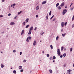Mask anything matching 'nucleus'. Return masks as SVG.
Returning <instances> with one entry per match:
<instances>
[{
  "instance_id": "40",
  "label": "nucleus",
  "mask_w": 74,
  "mask_h": 74,
  "mask_svg": "<svg viewBox=\"0 0 74 74\" xmlns=\"http://www.w3.org/2000/svg\"><path fill=\"white\" fill-rule=\"evenodd\" d=\"M72 28L74 27V24L72 25Z\"/></svg>"
},
{
  "instance_id": "16",
  "label": "nucleus",
  "mask_w": 74,
  "mask_h": 74,
  "mask_svg": "<svg viewBox=\"0 0 74 74\" xmlns=\"http://www.w3.org/2000/svg\"><path fill=\"white\" fill-rule=\"evenodd\" d=\"M62 35L63 37H65V36H66V33L62 34Z\"/></svg>"
},
{
  "instance_id": "2",
  "label": "nucleus",
  "mask_w": 74,
  "mask_h": 74,
  "mask_svg": "<svg viewBox=\"0 0 74 74\" xmlns=\"http://www.w3.org/2000/svg\"><path fill=\"white\" fill-rule=\"evenodd\" d=\"M57 54L58 56L60 55V49H58L57 51Z\"/></svg>"
},
{
  "instance_id": "44",
  "label": "nucleus",
  "mask_w": 74,
  "mask_h": 74,
  "mask_svg": "<svg viewBox=\"0 0 74 74\" xmlns=\"http://www.w3.org/2000/svg\"><path fill=\"white\" fill-rule=\"evenodd\" d=\"M23 62H26V60H24L23 61Z\"/></svg>"
},
{
  "instance_id": "46",
  "label": "nucleus",
  "mask_w": 74,
  "mask_h": 74,
  "mask_svg": "<svg viewBox=\"0 0 74 74\" xmlns=\"http://www.w3.org/2000/svg\"><path fill=\"white\" fill-rule=\"evenodd\" d=\"M16 52V51L15 50H14L13 51V52L15 53Z\"/></svg>"
},
{
  "instance_id": "49",
  "label": "nucleus",
  "mask_w": 74,
  "mask_h": 74,
  "mask_svg": "<svg viewBox=\"0 0 74 74\" xmlns=\"http://www.w3.org/2000/svg\"><path fill=\"white\" fill-rule=\"evenodd\" d=\"M22 52H20V55H22Z\"/></svg>"
},
{
  "instance_id": "11",
  "label": "nucleus",
  "mask_w": 74,
  "mask_h": 74,
  "mask_svg": "<svg viewBox=\"0 0 74 74\" xmlns=\"http://www.w3.org/2000/svg\"><path fill=\"white\" fill-rule=\"evenodd\" d=\"M46 3H47V2H46V1H44L42 2V4H46Z\"/></svg>"
},
{
  "instance_id": "36",
  "label": "nucleus",
  "mask_w": 74,
  "mask_h": 74,
  "mask_svg": "<svg viewBox=\"0 0 74 74\" xmlns=\"http://www.w3.org/2000/svg\"><path fill=\"white\" fill-rule=\"evenodd\" d=\"M47 57H49V55L48 54H47Z\"/></svg>"
},
{
  "instance_id": "24",
  "label": "nucleus",
  "mask_w": 74,
  "mask_h": 74,
  "mask_svg": "<svg viewBox=\"0 0 74 74\" xmlns=\"http://www.w3.org/2000/svg\"><path fill=\"white\" fill-rule=\"evenodd\" d=\"M46 18H47L46 19L47 20L48 19V14H47V16H46Z\"/></svg>"
},
{
  "instance_id": "34",
  "label": "nucleus",
  "mask_w": 74,
  "mask_h": 74,
  "mask_svg": "<svg viewBox=\"0 0 74 74\" xmlns=\"http://www.w3.org/2000/svg\"><path fill=\"white\" fill-rule=\"evenodd\" d=\"M53 59H56V57H55V56H53Z\"/></svg>"
},
{
  "instance_id": "43",
  "label": "nucleus",
  "mask_w": 74,
  "mask_h": 74,
  "mask_svg": "<svg viewBox=\"0 0 74 74\" xmlns=\"http://www.w3.org/2000/svg\"><path fill=\"white\" fill-rule=\"evenodd\" d=\"M15 5H16V4H15V3H14L12 5L13 6H15Z\"/></svg>"
},
{
  "instance_id": "10",
  "label": "nucleus",
  "mask_w": 74,
  "mask_h": 74,
  "mask_svg": "<svg viewBox=\"0 0 74 74\" xmlns=\"http://www.w3.org/2000/svg\"><path fill=\"white\" fill-rule=\"evenodd\" d=\"M29 18H27L26 19V20H25V22L26 23H27L29 22Z\"/></svg>"
},
{
  "instance_id": "47",
  "label": "nucleus",
  "mask_w": 74,
  "mask_h": 74,
  "mask_svg": "<svg viewBox=\"0 0 74 74\" xmlns=\"http://www.w3.org/2000/svg\"><path fill=\"white\" fill-rule=\"evenodd\" d=\"M29 39L30 40H31V37H30V36H29Z\"/></svg>"
},
{
  "instance_id": "38",
  "label": "nucleus",
  "mask_w": 74,
  "mask_h": 74,
  "mask_svg": "<svg viewBox=\"0 0 74 74\" xmlns=\"http://www.w3.org/2000/svg\"><path fill=\"white\" fill-rule=\"evenodd\" d=\"M52 57H51L50 58H49L50 60H52Z\"/></svg>"
},
{
  "instance_id": "56",
  "label": "nucleus",
  "mask_w": 74,
  "mask_h": 74,
  "mask_svg": "<svg viewBox=\"0 0 74 74\" xmlns=\"http://www.w3.org/2000/svg\"><path fill=\"white\" fill-rule=\"evenodd\" d=\"M42 53H44V51H43L42 52Z\"/></svg>"
},
{
  "instance_id": "37",
  "label": "nucleus",
  "mask_w": 74,
  "mask_h": 74,
  "mask_svg": "<svg viewBox=\"0 0 74 74\" xmlns=\"http://www.w3.org/2000/svg\"><path fill=\"white\" fill-rule=\"evenodd\" d=\"M74 8V7H72L71 8V11H72L73 10V9Z\"/></svg>"
},
{
  "instance_id": "9",
  "label": "nucleus",
  "mask_w": 74,
  "mask_h": 74,
  "mask_svg": "<svg viewBox=\"0 0 74 74\" xmlns=\"http://www.w3.org/2000/svg\"><path fill=\"white\" fill-rule=\"evenodd\" d=\"M33 29V27H31L30 29H29V30L31 31V30H32Z\"/></svg>"
},
{
  "instance_id": "28",
  "label": "nucleus",
  "mask_w": 74,
  "mask_h": 74,
  "mask_svg": "<svg viewBox=\"0 0 74 74\" xmlns=\"http://www.w3.org/2000/svg\"><path fill=\"white\" fill-rule=\"evenodd\" d=\"M58 8L59 9V10H60V9H61V7L60 6H58Z\"/></svg>"
},
{
  "instance_id": "29",
  "label": "nucleus",
  "mask_w": 74,
  "mask_h": 74,
  "mask_svg": "<svg viewBox=\"0 0 74 74\" xmlns=\"http://www.w3.org/2000/svg\"><path fill=\"white\" fill-rule=\"evenodd\" d=\"M19 69L20 70H21V69H22V66H19Z\"/></svg>"
},
{
  "instance_id": "42",
  "label": "nucleus",
  "mask_w": 74,
  "mask_h": 74,
  "mask_svg": "<svg viewBox=\"0 0 74 74\" xmlns=\"http://www.w3.org/2000/svg\"><path fill=\"white\" fill-rule=\"evenodd\" d=\"M60 58H62L63 57V55H61L60 56Z\"/></svg>"
},
{
  "instance_id": "17",
  "label": "nucleus",
  "mask_w": 74,
  "mask_h": 74,
  "mask_svg": "<svg viewBox=\"0 0 74 74\" xmlns=\"http://www.w3.org/2000/svg\"><path fill=\"white\" fill-rule=\"evenodd\" d=\"M29 25H26V26L25 27V28H26V29H27V28L29 27Z\"/></svg>"
},
{
  "instance_id": "32",
  "label": "nucleus",
  "mask_w": 74,
  "mask_h": 74,
  "mask_svg": "<svg viewBox=\"0 0 74 74\" xmlns=\"http://www.w3.org/2000/svg\"><path fill=\"white\" fill-rule=\"evenodd\" d=\"M49 15L50 16H51V11H50V12L49 13Z\"/></svg>"
},
{
  "instance_id": "55",
  "label": "nucleus",
  "mask_w": 74,
  "mask_h": 74,
  "mask_svg": "<svg viewBox=\"0 0 74 74\" xmlns=\"http://www.w3.org/2000/svg\"><path fill=\"white\" fill-rule=\"evenodd\" d=\"M64 67H66V65L65 64H64Z\"/></svg>"
},
{
  "instance_id": "35",
  "label": "nucleus",
  "mask_w": 74,
  "mask_h": 74,
  "mask_svg": "<svg viewBox=\"0 0 74 74\" xmlns=\"http://www.w3.org/2000/svg\"><path fill=\"white\" fill-rule=\"evenodd\" d=\"M54 17V15H53L52 17L50 18V19H52V18H53V17Z\"/></svg>"
},
{
  "instance_id": "4",
  "label": "nucleus",
  "mask_w": 74,
  "mask_h": 74,
  "mask_svg": "<svg viewBox=\"0 0 74 74\" xmlns=\"http://www.w3.org/2000/svg\"><path fill=\"white\" fill-rule=\"evenodd\" d=\"M67 73H69V74H71V70L69 69V70H68L67 71Z\"/></svg>"
},
{
  "instance_id": "25",
  "label": "nucleus",
  "mask_w": 74,
  "mask_h": 74,
  "mask_svg": "<svg viewBox=\"0 0 74 74\" xmlns=\"http://www.w3.org/2000/svg\"><path fill=\"white\" fill-rule=\"evenodd\" d=\"M72 51H73V48H71L70 49V52H72Z\"/></svg>"
},
{
  "instance_id": "20",
  "label": "nucleus",
  "mask_w": 74,
  "mask_h": 74,
  "mask_svg": "<svg viewBox=\"0 0 74 74\" xmlns=\"http://www.w3.org/2000/svg\"><path fill=\"white\" fill-rule=\"evenodd\" d=\"M66 56V53H64L63 55V56H64V57H65Z\"/></svg>"
},
{
  "instance_id": "6",
  "label": "nucleus",
  "mask_w": 74,
  "mask_h": 74,
  "mask_svg": "<svg viewBox=\"0 0 74 74\" xmlns=\"http://www.w3.org/2000/svg\"><path fill=\"white\" fill-rule=\"evenodd\" d=\"M64 3L63 2L61 3L60 5V6H61V7H63L64 6Z\"/></svg>"
},
{
  "instance_id": "8",
  "label": "nucleus",
  "mask_w": 74,
  "mask_h": 74,
  "mask_svg": "<svg viewBox=\"0 0 74 74\" xmlns=\"http://www.w3.org/2000/svg\"><path fill=\"white\" fill-rule=\"evenodd\" d=\"M15 23L14 22H11L10 23L11 25H15Z\"/></svg>"
},
{
  "instance_id": "13",
  "label": "nucleus",
  "mask_w": 74,
  "mask_h": 74,
  "mask_svg": "<svg viewBox=\"0 0 74 74\" xmlns=\"http://www.w3.org/2000/svg\"><path fill=\"white\" fill-rule=\"evenodd\" d=\"M29 37H27V40H26V41L27 42H29Z\"/></svg>"
},
{
  "instance_id": "58",
  "label": "nucleus",
  "mask_w": 74,
  "mask_h": 74,
  "mask_svg": "<svg viewBox=\"0 0 74 74\" xmlns=\"http://www.w3.org/2000/svg\"><path fill=\"white\" fill-rule=\"evenodd\" d=\"M61 32H63V29H62L61 30Z\"/></svg>"
},
{
  "instance_id": "64",
  "label": "nucleus",
  "mask_w": 74,
  "mask_h": 74,
  "mask_svg": "<svg viewBox=\"0 0 74 74\" xmlns=\"http://www.w3.org/2000/svg\"><path fill=\"white\" fill-rule=\"evenodd\" d=\"M41 40H40V42H41Z\"/></svg>"
},
{
  "instance_id": "22",
  "label": "nucleus",
  "mask_w": 74,
  "mask_h": 74,
  "mask_svg": "<svg viewBox=\"0 0 74 74\" xmlns=\"http://www.w3.org/2000/svg\"><path fill=\"white\" fill-rule=\"evenodd\" d=\"M64 48V47H61V51H62L63 50V49Z\"/></svg>"
},
{
  "instance_id": "57",
  "label": "nucleus",
  "mask_w": 74,
  "mask_h": 74,
  "mask_svg": "<svg viewBox=\"0 0 74 74\" xmlns=\"http://www.w3.org/2000/svg\"><path fill=\"white\" fill-rule=\"evenodd\" d=\"M71 7V4L70 6V7Z\"/></svg>"
},
{
  "instance_id": "21",
  "label": "nucleus",
  "mask_w": 74,
  "mask_h": 74,
  "mask_svg": "<svg viewBox=\"0 0 74 74\" xmlns=\"http://www.w3.org/2000/svg\"><path fill=\"white\" fill-rule=\"evenodd\" d=\"M13 73H14V74H16V71L14 70L13 71Z\"/></svg>"
},
{
  "instance_id": "53",
  "label": "nucleus",
  "mask_w": 74,
  "mask_h": 74,
  "mask_svg": "<svg viewBox=\"0 0 74 74\" xmlns=\"http://www.w3.org/2000/svg\"><path fill=\"white\" fill-rule=\"evenodd\" d=\"M55 21V19H54L52 21Z\"/></svg>"
},
{
  "instance_id": "50",
  "label": "nucleus",
  "mask_w": 74,
  "mask_h": 74,
  "mask_svg": "<svg viewBox=\"0 0 74 74\" xmlns=\"http://www.w3.org/2000/svg\"><path fill=\"white\" fill-rule=\"evenodd\" d=\"M10 15H11V14L10 13H9L8 14V16H10Z\"/></svg>"
},
{
  "instance_id": "52",
  "label": "nucleus",
  "mask_w": 74,
  "mask_h": 74,
  "mask_svg": "<svg viewBox=\"0 0 74 74\" xmlns=\"http://www.w3.org/2000/svg\"><path fill=\"white\" fill-rule=\"evenodd\" d=\"M5 0H2V2H4V1Z\"/></svg>"
},
{
  "instance_id": "62",
  "label": "nucleus",
  "mask_w": 74,
  "mask_h": 74,
  "mask_svg": "<svg viewBox=\"0 0 74 74\" xmlns=\"http://www.w3.org/2000/svg\"><path fill=\"white\" fill-rule=\"evenodd\" d=\"M65 8H67V7H65Z\"/></svg>"
},
{
  "instance_id": "30",
  "label": "nucleus",
  "mask_w": 74,
  "mask_h": 74,
  "mask_svg": "<svg viewBox=\"0 0 74 74\" xmlns=\"http://www.w3.org/2000/svg\"><path fill=\"white\" fill-rule=\"evenodd\" d=\"M36 10H39V8H38V6L36 8Z\"/></svg>"
},
{
  "instance_id": "41",
  "label": "nucleus",
  "mask_w": 74,
  "mask_h": 74,
  "mask_svg": "<svg viewBox=\"0 0 74 74\" xmlns=\"http://www.w3.org/2000/svg\"><path fill=\"white\" fill-rule=\"evenodd\" d=\"M21 72H23V69H21L20 71Z\"/></svg>"
},
{
  "instance_id": "15",
  "label": "nucleus",
  "mask_w": 74,
  "mask_h": 74,
  "mask_svg": "<svg viewBox=\"0 0 74 74\" xmlns=\"http://www.w3.org/2000/svg\"><path fill=\"white\" fill-rule=\"evenodd\" d=\"M22 11H21L20 12H19L18 13V15H19L21 13H22Z\"/></svg>"
},
{
  "instance_id": "3",
  "label": "nucleus",
  "mask_w": 74,
  "mask_h": 74,
  "mask_svg": "<svg viewBox=\"0 0 74 74\" xmlns=\"http://www.w3.org/2000/svg\"><path fill=\"white\" fill-rule=\"evenodd\" d=\"M33 45L34 46H35L37 45V42L36 40H34V42L33 43Z\"/></svg>"
},
{
  "instance_id": "26",
  "label": "nucleus",
  "mask_w": 74,
  "mask_h": 74,
  "mask_svg": "<svg viewBox=\"0 0 74 74\" xmlns=\"http://www.w3.org/2000/svg\"><path fill=\"white\" fill-rule=\"evenodd\" d=\"M50 47H51V49H53V47L52 46V45H51L50 46Z\"/></svg>"
},
{
  "instance_id": "39",
  "label": "nucleus",
  "mask_w": 74,
  "mask_h": 74,
  "mask_svg": "<svg viewBox=\"0 0 74 74\" xmlns=\"http://www.w3.org/2000/svg\"><path fill=\"white\" fill-rule=\"evenodd\" d=\"M67 22H66L64 24L65 26H66L67 25Z\"/></svg>"
},
{
  "instance_id": "1",
  "label": "nucleus",
  "mask_w": 74,
  "mask_h": 74,
  "mask_svg": "<svg viewBox=\"0 0 74 74\" xmlns=\"http://www.w3.org/2000/svg\"><path fill=\"white\" fill-rule=\"evenodd\" d=\"M67 11V10L66 9H65L63 10L62 12V15H64L66 13V12Z\"/></svg>"
},
{
  "instance_id": "19",
  "label": "nucleus",
  "mask_w": 74,
  "mask_h": 74,
  "mask_svg": "<svg viewBox=\"0 0 74 74\" xmlns=\"http://www.w3.org/2000/svg\"><path fill=\"white\" fill-rule=\"evenodd\" d=\"M59 39V36H57L56 38V40H58V39Z\"/></svg>"
},
{
  "instance_id": "61",
  "label": "nucleus",
  "mask_w": 74,
  "mask_h": 74,
  "mask_svg": "<svg viewBox=\"0 0 74 74\" xmlns=\"http://www.w3.org/2000/svg\"><path fill=\"white\" fill-rule=\"evenodd\" d=\"M12 6H13V5H11V7Z\"/></svg>"
},
{
  "instance_id": "54",
  "label": "nucleus",
  "mask_w": 74,
  "mask_h": 74,
  "mask_svg": "<svg viewBox=\"0 0 74 74\" xmlns=\"http://www.w3.org/2000/svg\"><path fill=\"white\" fill-rule=\"evenodd\" d=\"M36 18H38V15H36Z\"/></svg>"
},
{
  "instance_id": "5",
  "label": "nucleus",
  "mask_w": 74,
  "mask_h": 74,
  "mask_svg": "<svg viewBox=\"0 0 74 74\" xmlns=\"http://www.w3.org/2000/svg\"><path fill=\"white\" fill-rule=\"evenodd\" d=\"M24 33H25V30L24 29L23 30L22 32L21 33V35H22L23 34H24Z\"/></svg>"
},
{
  "instance_id": "63",
  "label": "nucleus",
  "mask_w": 74,
  "mask_h": 74,
  "mask_svg": "<svg viewBox=\"0 0 74 74\" xmlns=\"http://www.w3.org/2000/svg\"><path fill=\"white\" fill-rule=\"evenodd\" d=\"M66 49H64V51H65V50H66Z\"/></svg>"
},
{
  "instance_id": "18",
  "label": "nucleus",
  "mask_w": 74,
  "mask_h": 74,
  "mask_svg": "<svg viewBox=\"0 0 74 74\" xmlns=\"http://www.w3.org/2000/svg\"><path fill=\"white\" fill-rule=\"evenodd\" d=\"M49 71L50 73H52V70L50 69L49 70Z\"/></svg>"
},
{
  "instance_id": "12",
  "label": "nucleus",
  "mask_w": 74,
  "mask_h": 74,
  "mask_svg": "<svg viewBox=\"0 0 74 74\" xmlns=\"http://www.w3.org/2000/svg\"><path fill=\"white\" fill-rule=\"evenodd\" d=\"M40 34H41V36H43V35L44 34V32H42L41 33H40Z\"/></svg>"
},
{
  "instance_id": "51",
  "label": "nucleus",
  "mask_w": 74,
  "mask_h": 74,
  "mask_svg": "<svg viewBox=\"0 0 74 74\" xmlns=\"http://www.w3.org/2000/svg\"><path fill=\"white\" fill-rule=\"evenodd\" d=\"M3 15H0V17H1H1H3Z\"/></svg>"
},
{
  "instance_id": "60",
  "label": "nucleus",
  "mask_w": 74,
  "mask_h": 74,
  "mask_svg": "<svg viewBox=\"0 0 74 74\" xmlns=\"http://www.w3.org/2000/svg\"><path fill=\"white\" fill-rule=\"evenodd\" d=\"M55 62V61H54V60H53V62Z\"/></svg>"
},
{
  "instance_id": "27",
  "label": "nucleus",
  "mask_w": 74,
  "mask_h": 74,
  "mask_svg": "<svg viewBox=\"0 0 74 74\" xmlns=\"http://www.w3.org/2000/svg\"><path fill=\"white\" fill-rule=\"evenodd\" d=\"M28 34H31V31H30V30H29V32L28 33Z\"/></svg>"
},
{
  "instance_id": "48",
  "label": "nucleus",
  "mask_w": 74,
  "mask_h": 74,
  "mask_svg": "<svg viewBox=\"0 0 74 74\" xmlns=\"http://www.w3.org/2000/svg\"><path fill=\"white\" fill-rule=\"evenodd\" d=\"M35 31L36 30H37V27H36L35 28V29H34Z\"/></svg>"
},
{
  "instance_id": "45",
  "label": "nucleus",
  "mask_w": 74,
  "mask_h": 74,
  "mask_svg": "<svg viewBox=\"0 0 74 74\" xmlns=\"http://www.w3.org/2000/svg\"><path fill=\"white\" fill-rule=\"evenodd\" d=\"M17 17V16L15 17L14 18V19H16V18Z\"/></svg>"
},
{
  "instance_id": "14",
  "label": "nucleus",
  "mask_w": 74,
  "mask_h": 74,
  "mask_svg": "<svg viewBox=\"0 0 74 74\" xmlns=\"http://www.w3.org/2000/svg\"><path fill=\"white\" fill-rule=\"evenodd\" d=\"M1 68H3L4 66V65H3V64H1Z\"/></svg>"
},
{
  "instance_id": "23",
  "label": "nucleus",
  "mask_w": 74,
  "mask_h": 74,
  "mask_svg": "<svg viewBox=\"0 0 74 74\" xmlns=\"http://www.w3.org/2000/svg\"><path fill=\"white\" fill-rule=\"evenodd\" d=\"M59 5V3H57L56 5V7H58V5Z\"/></svg>"
},
{
  "instance_id": "59",
  "label": "nucleus",
  "mask_w": 74,
  "mask_h": 74,
  "mask_svg": "<svg viewBox=\"0 0 74 74\" xmlns=\"http://www.w3.org/2000/svg\"><path fill=\"white\" fill-rule=\"evenodd\" d=\"M73 66L74 67V64H73Z\"/></svg>"
},
{
  "instance_id": "7",
  "label": "nucleus",
  "mask_w": 74,
  "mask_h": 74,
  "mask_svg": "<svg viewBox=\"0 0 74 74\" xmlns=\"http://www.w3.org/2000/svg\"><path fill=\"white\" fill-rule=\"evenodd\" d=\"M61 26L62 27H64V22H62L61 23Z\"/></svg>"
},
{
  "instance_id": "33",
  "label": "nucleus",
  "mask_w": 74,
  "mask_h": 74,
  "mask_svg": "<svg viewBox=\"0 0 74 74\" xmlns=\"http://www.w3.org/2000/svg\"><path fill=\"white\" fill-rule=\"evenodd\" d=\"M23 25H25V24H26V22H23Z\"/></svg>"
},
{
  "instance_id": "31",
  "label": "nucleus",
  "mask_w": 74,
  "mask_h": 74,
  "mask_svg": "<svg viewBox=\"0 0 74 74\" xmlns=\"http://www.w3.org/2000/svg\"><path fill=\"white\" fill-rule=\"evenodd\" d=\"M74 15L73 17L72 21H74Z\"/></svg>"
}]
</instances>
